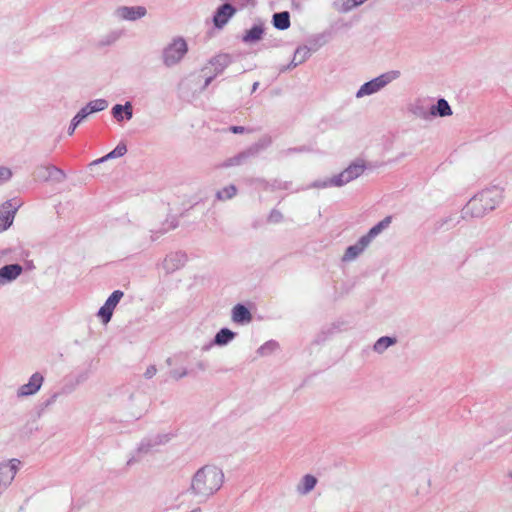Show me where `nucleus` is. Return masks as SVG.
Wrapping results in <instances>:
<instances>
[{
    "mask_svg": "<svg viewBox=\"0 0 512 512\" xmlns=\"http://www.w3.org/2000/svg\"><path fill=\"white\" fill-rule=\"evenodd\" d=\"M504 199V190L493 186L474 195L462 209L463 219L482 218L496 209Z\"/></svg>",
    "mask_w": 512,
    "mask_h": 512,
    "instance_id": "f257e3e1",
    "label": "nucleus"
},
{
    "mask_svg": "<svg viewBox=\"0 0 512 512\" xmlns=\"http://www.w3.org/2000/svg\"><path fill=\"white\" fill-rule=\"evenodd\" d=\"M223 482L222 471L213 466L200 469L192 481V489L197 494L209 495L219 490Z\"/></svg>",
    "mask_w": 512,
    "mask_h": 512,
    "instance_id": "f03ea898",
    "label": "nucleus"
},
{
    "mask_svg": "<svg viewBox=\"0 0 512 512\" xmlns=\"http://www.w3.org/2000/svg\"><path fill=\"white\" fill-rule=\"evenodd\" d=\"M399 76V71H389L387 73H383L378 77L364 83L356 92V97L362 98L364 96H369L374 93H377L386 85L391 83L393 80L397 79Z\"/></svg>",
    "mask_w": 512,
    "mask_h": 512,
    "instance_id": "7ed1b4c3",
    "label": "nucleus"
},
{
    "mask_svg": "<svg viewBox=\"0 0 512 512\" xmlns=\"http://www.w3.org/2000/svg\"><path fill=\"white\" fill-rule=\"evenodd\" d=\"M187 43L182 38H176L165 47L163 51V61L167 66H172L178 63L187 53Z\"/></svg>",
    "mask_w": 512,
    "mask_h": 512,
    "instance_id": "20e7f679",
    "label": "nucleus"
},
{
    "mask_svg": "<svg viewBox=\"0 0 512 512\" xmlns=\"http://www.w3.org/2000/svg\"><path fill=\"white\" fill-rule=\"evenodd\" d=\"M365 164L363 161H357L350 164L346 169L337 175H334V183L336 187H342L349 182L357 179L365 171Z\"/></svg>",
    "mask_w": 512,
    "mask_h": 512,
    "instance_id": "39448f33",
    "label": "nucleus"
},
{
    "mask_svg": "<svg viewBox=\"0 0 512 512\" xmlns=\"http://www.w3.org/2000/svg\"><path fill=\"white\" fill-rule=\"evenodd\" d=\"M43 383V377L39 373H35L31 376L27 384L22 385L19 388V396H28L36 393Z\"/></svg>",
    "mask_w": 512,
    "mask_h": 512,
    "instance_id": "423d86ee",
    "label": "nucleus"
},
{
    "mask_svg": "<svg viewBox=\"0 0 512 512\" xmlns=\"http://www.w3.org/2000/svg\"><path fill=\"white\" fill-rule=\"evenodd\" d=\"M14 207L11 201H7L2 204L0 209V232L6 230L11 226L14 220L15 210H12Z\"/></svg>",
    "mask_w": 512,
    "mask_h": 512,
    "instance_id": "0eeeda50",
    "label": "nucleus"
},
{
    "mask_svg": "<svg viewBox=\"0 0 512 512\" xmlns=\"http://www.w3.org/2000/svg\"><path fill=\"white\" fill-rule=\"evenodd\" d=\"M368 243L366 241V239H364L363 237H361L357 243H355L354 245H351L349 247H347L343 257H342V260L344 262H350V261H353L354 259H356L367 247H368Z\"/></svg>",
    "mask_w": 512,
    "mask_h": 512,
    "instance_id": "6e6552de",
    "label": "nucleus"
},
{
    "mask_svg": "<svg viewBox=\"0 0 512 512\" xmlns=\"http://www.w3.org/2000/svg\"><path fill=\"white\" fill-rule=\"evenodd\" d=\"M231 317L234 323L241 325L248 324L252 320L250 311L242 304H237L232 309Z\"/></svg>",
    "mask_w": 512,
    "mask_h": 512,
    "instance_id": "1a4fd4ad",
    "label": "nucleus"
},
{
    "mask_svg": "<svg viewBox=\"0 0 512 512\" xmlns=\"http://www.w3.org/2000/svg\"><path fill=\"white\" fill-rule=\"evenodd\" d=\"M22 273V267L18 264L6 265L0 269V284L16 279Z\"/></svg>",
    "mask_w": 512,
    "mask_h": 512,
    "instance_id": "9d476101",
    "label": "nucleus"
},
{
    "mask_svg": "<svg viewBox=\"0 0 512 512\" xmlns=\"http://www.w3.org/2000/svg\"><path fill=\"white\" fill-rule=\"evenodd\" d=\"M16 466L13 463L0 465V488H6L14 479Z\"/></svg>",
    "mask_w": 512,
    "mask_h": 512,
    "instance_id": "9b49d317",
    "label": "nucleus"
},
{
    "mask_svg": "<svg viewBox=\"0 0 512 512\" xmlns=\"http://www.w3.org/2000/svg\"><path fill=\"white\" fill-rule=\"evenodd\" d=\"M410 112L417 118L428 120L432 117L430 114V107H428L423 101L417 100L410 106Z\"/></svg>",
    "mask_w": 512,
    "mask_h": 512,
    "instance_id": "f8f14e48",
    "label": "nucleus"
},
{
    "mask_svg": "<svg viewBox=\"0 0 512 512\" xmlns=\"http://www.w3.org/2000/svg\"><path fill=\"white\" fill-rule=\"evenodd\" d=\"M316 484H317L316 477L311 474H306L300 480L299 484L297 485L296 490L300 495H306V494L310 493L315 488Z\"/></svg>",
    "mask_w": 512,
    "mask_h": 512,
    "instance_id": "ddd939ff",
    "label": "nucleus"
},
{
    "mask_svg": "<svg viewBox=\"0 0 512 512\" xmlns=\"http://www.w3.org/2000/svg\"><path fill=\"white\" fill-rule=\"evenodd\" d=\"M119 15L123 19L127 20H136L138 18L143 17L146 14V9L144 7H122L118 10Z\"/></svg>",
    "mask_w": 512,
    "mask_h": 512,
    "instance_id": "4468645a",
    "label": "nucleus"
},
{
    "mask_svg": "<svg viewBox=\"0 0 512 512\" xmlns=\"http://www.w3.org/2000/svg\"><path fill=\"white\" fill-rule=\"evenodd\" d=\"M430 114H432V116L446 117L452 115V109L449 103L441 98L437 101L436 105L430 107Z\"/></svg>",
    "mask_w": 512,
    "mask_h": 512,
    "instance_id": "2eb2a0df",
    "label": "nucleus"
},
{
    "mask_svg": "<svg viewBox=\"0 0 512 512\" xmlns=\"http://www.w3.org/2000/svg\"><path fill=\"white\" fill-rule=\"evenodd\" d=\"M391 223V217H385L382 221L373 226L367 234L362 237L366 239L367 243L370 244L371 241L379 235L384 229H386Z\"/></svg>",
    "mask_w": 512,
    "mask_h": 512,
    "instance_id": "dca6fc26",
    "label": "nucleus"
},
{
    "mask_svg": "<svg viewBox=\"0 0 512 512\" xmlns=\"http://www.w3.org/2000/svg\"><path fill=\"white\" fill-rule=\"evenodd\" d=\"M264 28L262 24H256L246 31L242 40L246 43H254L262 39Z\"/></svg>",
    "mask_w": 512,
    "mask_h": 512,
    "instance_id": "f3484780",
    "label": "nucleus"
},
{
    "mask_svg": "<svg viewBox=\"0 0 512 512\" xmlns=\"http://www.w3.org/2000/svg\"><path fill=\"white\" fill-rule=\"evenodd\" d=\"M273 25L278 30H286L290 27V14L288 11L275 13L272 19Z\"/></svg>",
    "mask_w": 512,
    "mask_h": 512,
    "instance_id": "a211bd4d",
    "label": "nucleus"
},
{
    "mask_svg": "<svg viewBox=\"0 0 512 512\" xmlns=\"http://www.w3.org/2000/svg\"><path fill=\"white\" fill-rule=\"evenodd\" d=\"M366 1L367 0H338V2L334 3V6L338 12L348 13Z\"/></svg>",
    "mask_w": 512,
    "mask_h": 512,
    "instance_id": "6ab92c4d",
    "label": "nucleus"
},
{
    "mask_svg": "<svg viewBox=\"0 0 512 512\" xmlns=\"http://www.w3.org/2000/svg\"><path fill=\"white\" fill-rule=\"evenodd\" d=\"M36 178L39 180L47 181L50 178L56 177L61 171L54 166L39 167L36 170Z\"/></svg>",
    "mask_w": 512,
    "mask_h": 512,
    "instance_id": "aec40b11",
    "label": "nucleus"
},
{
    "mask_svg": "<svg viewBox=\"0 0 512 512\" xmlns=\"http://www.w3.org/2000/svg\"><path fill=\"white\" fill-rule=\"evenodd\" d=\"M251 1L252 0H230L231 3L226 2V23L236 13L237 8H244Z\"/></svg>",
    "mask_w": 512,
    "mask_h": 512,
    "instance_id": "412c9836",
    "label": "nucleus"
},
{
    "mask_svg": "<svg viewBox=\"0 0 512 512\" xmlns=\"http://www.w3.org/2000/svg\"><path fill=\"white\" fill-rule=\"evenodd\" d=\"M396 343V338L389 337V336H383L380 337L374 344L373 350L376 353L382 354L384 351H386L390 346L394 345Z\"/></svg>",
    "mask_w": 512,
    "mask_h": 512,
    "instance_id": "4be33fe9",
    "label": "nucleus"
},
{
    "mask_svg": "<svg viewBox=\"0 0 512 512\" xmlns=\"http://www.w3.org/2000/svg\"><path fill=\"white\" fill-rule=\"evenodd\" d=\"M125 112L126 117L130 119L132 117V106L130 103H127L125 106L115 105L113 107V115L118 120L121 121L123 119L122 113Z\"/></svg>",
    "mask_w": 512,
    "mask_h": 512,
    "instance_id": "5701e85b",
    "label": "nucleus"
},
{
    "mask_svg": "<svg viewBox=\"0 0 512 512\" xmlns=\"http://www.w3.org/2000/svg\"><path fill=\"white\" fill-rule=\"evenodd\" d=\"M277 348H278V343L274 340H269L258 348L257 353L260 356H266V355H269L272 352H274Z\"/></svg>",
    "mask_w": 512,
    "mask_h": 512,
    "instance_id": "b1692460",
    "label": "nucleus"
},
{
    "mask_svg": "<svg viewBox=\"0 0 512 512\" xmlns=\"http://www.w3.org/2000/svg\"><path fill=\"white\" fill-rule=\"evenodd\" d=\"M293 57L302 64L310 57V49L307 46H300L295 50Z\"/></svg>",
    "mask_w": 512,
    "mask_h": 512,
    "instance_id": "393cba45",
    "label": "nucleus"
},
{
    "mask_svg": "<svg viewBox=\"0 0 512 512\" xmlns=\"http://www.w3.org/2000/svg\"><path fill=\"white\" fill-rule=\"evenodd\" d=\"M328 187H336V184L334 183V176L331 178H326L323 180H316L312 182L309 185V188H318V189H324Z\"/></svg>",
    "mask_w": 512,
    "mask_h": 512,
    "instance_id": "a878e982",
    "label": "nucleus"
},
{
    "mask_svg": "<svg viewBox=\"0 0 512 512\" xmlns=\"http://www.w3.org/2000/svg\"><path fill=\"white\" fill-rule=\"evenodd\" d=\"M127 152V147L125 144H118L113 151L108 153L105 157L101 158L99 161H104L108 158H116L121 157Z\"/></svg>",
    "mask_w": 512,
    "mask_h": 512,
    "instance_id": "bb28decb",
    "label": "nucleus"
},
{
    "mask_svg": "<svg viewBox=\"0 0 512 512\" xmlns=\"http://www.w3.org/2000/svg\"><path fill=\"white\" fill-rule=\"evenodd\" d=\"M123 297V292L120 291V290H116L114 291L110 296L109 298L107 299V301L105 302V304L110 307L112 310H114V308L117 306V304L119 303V301L121 300V298Z\"/></svg>",
    "mask_w": 512,
    "mask_h": 512,
    "instance_id": "cd10ccee",
    "label": "nucleus"
},
{
    "mask_svg": "<svg viewBox=\"0 0 512 512\" xmlns=\"http://www.w3.org/2000/svg\"><path fill=\"white\" fill-rule=\"evenodd\" d=\"M112 314H113V310L110 307H108L106 304H104L99 309V312H98V316L101 318V320L104 324H107L110 321Z\"/></svg>",
    "mask_w": 512,
    "mask_h": 512,
    "instance_id": "c85d7f7f",
    "label": "nucleus"
},
{
    "mask_svg": "<svg viewBox=\"0 0 512 512\" xmlns=\"http://www.w3.org/2000/svg\"><path fill=\"white\" fill-rule=\"evenodd\" d=\"M87 107L89 108L90 112H97L102 111L107 107V102L103 99H97L94 101H91Z\"/></svg>",
    "mask_w": 512,
    "mask_h": 512,
    "instance_id": "c756f323",
    "label": "nucleus"
},
{
    "mask_svg": "<svg viewBox=\"0 0 512 512\" xmlns=\"http://www.w3.org/2000/svg\"><path fill=\"white\" fill-rule=\"evenodd\" d=\"M213 21L217 28H221L224 25V4L218 7Z\"/></svg>",
    "mask_w": 512,
    "mask_h": 512,
    "instance_id": "7c9ffc66",
    "label": "nucleus"
},
{
    "mask_svg": "<svg viewBox=\"0 0 512 512\" xmlns=\"http://www.w3.org/2000/svg\"><path fill=\"white\" fill-rule=\"evenodd\" d=\"M91 114L89 108L85 106L82 108L77 115L73 118L74 120V126H78L86 117Z\"/></svg>",
    "mask_w": 512,
    "mask_h": 512,
    "instance_id": "2f4dec72",
    "label": "nucleus"
},
{
    "mask_svg": "<svg viewBox=\"0 0 512 512\" xmlns=\"http://www.w3.org/2000/svg\"><path fill=\"white\" fill-rule=\"evenodd\" d=\"M247 158V153H240L237 157L226 160V166H233L240 164L242 159Z\"/></svg>",
    "mask_w": 512,
    "mask_h": 512,
    "instance_id": "473e14b6",
    "label": "nucleus"
},
{
    "mask_svg": "<svg viewBox=\"0 0 512 512\" xmlns=\"http://www.w3.org/2000/svg\"><path fill=\"white\" fill-rule=\"evenodd\" d=\"M283 216L280 211L272 210L269 214L268 221L271 223H278L282 220Z\"/></svg>",
    "mask_w": 512,
    "mask_h": 512,
    "instance_id": "72a5a7b5",
    "label": "nucleus"
},
{
    "mask_svg": "<svg viewBox=\"0 0 512 512\" xmlns=\"http://www.w3.org/2000/svg\"><path fill=\"white\" fill-rule=\"evenodd\" d=\"M12 176V172L9 168L0 167V183L9 180Z\"/></svg>",
    "mask_w": 512,
    "mask_h": 512,
    "instance_id": "f704fd0d",
    "label": "nucleus"
},
{
    "mask_svg": "<svg viewBox=\"0 0 512 512\" xmlns=\"http://www.w3.org/2000/svg\"><path fill=\"white\" fill-rule=\"evenodd\" d=\"M229 130L232 132V133H244V132H250L249 129L243 127V126H231L229 128Z\"/></svg>",
    "mask_w": 512,
    "mask_h": 512,
    "instance_id": "c9c22d12",
    "label": "nucleus"
},
{
    "mask_svg": "<svg viewBox=\"0 0 512 512\" xmlns=\"http://www.w3.org/2000/svg\"><path fill=\"white\" fill-rule=\"evenodd\" d=\"M236 187L234 185H231L229 187H226V198H231L236 195Z\"/></svg>",
    "mask_w": 512,
    "mask_h": 512,
    "instance_id": "e433bc0d",
    "label": "nucleus"
},
{
    "mask_svg": "<svg viewBox=\"0 0 512 512\" xmlns=\"http://www.w3.org/2000/svg\"><path fill=\"white\" fill-rule=\"evenodd\" d=\"M215 342L217 344H224V329H221L217 334H216V337H215Z\"/></svg>",
    "mask_w": 512,
    "mask_h": 512,
    "instance_id": "4c0bfd02",
    "label": "nucleus"
},
{
    "mask_svg": "<svg viewBox=\"0 0 512 512\" xmlns=\"http://www.w3.org/2000/svg\"><path fill=\"white\" fill-rule=\"evenodd\" d=\"M155 373H156V368H155V366H150V367L146 370V372H145V376H146L147 378H151L153 375H155Z\"/></svg>",
    "mask_w": 512,
    "mask_h": 512,
    "instance_id": "58836bf2",
    "label": "nucleus"
},
{
    "mask_svg": "<svg viewBox=\"0 0 512 512\" xmlns=\"http://www.w3.org/2000/svg\"><path fill=\"white\" fill-rule=\"evenodd\" d=\"M235 335L236 334L234 332L226 328V344L234 339Z\"/></svg>",
    "mask_w": 512,
    "mask_h": 512,
    "instance_id": "ea45409f",
    "label": "nucleus"
},
{
    "mask_svg": "<svg viewBox=\"0 0 512 512\" xmlns=\"http://www.w3.org/2000/svg\"><path fill=\"white\" fill-rule=\"evenodd\" d=\"M300 63H298L297 59L293 57L292 61L289 63L286 69H293L297 67Z\"/></svg>",
    "mask_w": 512,
    "mask_h": 512,
    "instance_id": "a19ab883",
    "label": "nucleus"
},
{
    "mask_svg": "<svg viewBox=\"0 0 512 512\" xmlns=\"http://www.w3.org/2000/svg\"><path fill=\"white\" fill-rule=\"evenodd\" d=\"M76 127H77V126H74V120L72 119V121H71V125H70V127H69V135H72V134L74 133V131H75Z\"/></svg>",
    "mask_w": 512,
    "mask_h": 512,
    "instance_id": "79ce46f5",
    "label": "nucleus"
},
{
    "mask_svg": "<svg viewBox=\"0 0 512 512\" xmlns=\"http://www.w3.org/2000/svg\"><path fill=\"white\" fill-rule=\"evenodd\" d=\"M258 86H259V83H258V82H255V83L253 84V87H252V92L256 91V89L258 88Z\"/></svg>",
    "mask_w": 512,
    "mask_h": 512,
    "instance_id": "37998d69",
    "label": "nucleus"
},
{
    "mask_svg": "<svg viewBox=\"0 0 512 512\" xmlns=\"http://www.w3.org/2000/svg\"><path fill=\"white\" fill-rule=\"evenodd\" d=\"M191 512H199V511H191Z\"/></svg>",
    "mask_w": 512,
    "mask_h": 512,
    "instance_id": "c03bdc74",
    "label": "nucleus"
},
{
    "mask_svg": "<svg viewBox=\"0 0 512 512\" xmlns=\"http://www.w3.org/2000/svg\"><path fill=\"white\" fill-rule=\"evenodd\" d=\"M510 477L512 478V474H510Z\"/></svg>",
    "mask_w": 512,
    "mask_h": 512,
    "instance_id": "a18cd8bd",
    "label": "nucleus"
}]
</instances>
